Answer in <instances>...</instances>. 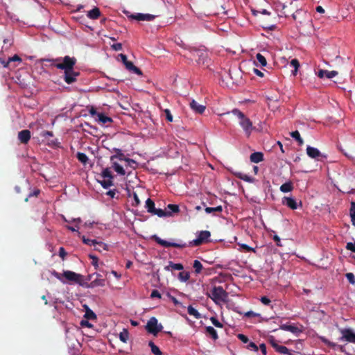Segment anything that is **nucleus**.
Segmentation results:
<instances>
[{"label":"nucleus","instance_id":"de8ad7c7","mask_svg":"<svg viewBox=\"0 0 355 355\" xmlns=\"http://www.w3.org/2000/svg\"><path fill=\"white\" fill-rule=\"evenodd\" d=\"M222 207L221 206H217L216 207H207L205 209V212L207 214H211L214 211L220 212L222 211Z\"/></svg>","mask_w":355,"mask_h":355},{"label":"nucleus","instance_id":"052dcab7","mask_svg":"<svg viewBox=\"0 0 355 355\" xmlns=\"http://www.w3.org/2000/svg\"><path fill=\"white\" fill-rule=\"evenodd\" d=\"M247 348L250 350H252L254 352H257L258 350V347L257 345L253 342H250L248 345H247Z\"/></svg>","mask_w":355,"mask_h":355},{"label":"nucleus","instance_id":"20e7f679","mask_svg":"<svg viewBox=\"0 0 355 355\" xmlns=\"http://www.w3.org/2000/svg\"><path fill=\"white\" fill-rule=\"evenodd\" d=\"M63 275L64 279L67 281V284H77L81 286H87V282L80 274L70 270H65L63 272Z\"/></svg>","mask_w":355,"mask_h":355},{"label":"nucleus","instance_id":"2f4dec72","mask_svg":"<svg viewBox=\"0 0 355 355\" xmlns=\"http://www.w3.org/2000/svg\"><path fill=\"white\" fill-rule=\"evenodd\" d=\"M119 338L121 341L124 343H126L129 339V333L126 329H123L121 332H120L119 335Z\"/></svg>","mask_w":355,"mask_h":355},{"label":"nucleus","instance_id":"4c0bfd02","mask_svg":"<svg viewBox=\"0 0 355 355\" xmlns=\"http://www.w3.org/2000/svg\"><path fill=\"white\" fill-rule=\"evenodd\" d=\"M349 214L352 225L355 226V202H351Z\"/></svg>","mask_w":355,"mask_h":355},{"label":"nucleus","instance_id":"bf43d9fd","mask_svg":"<svg viewBox=\"0 0 355 355\" xmlns=\"http://www.w3.org/2000/svg\"><path fill=\"white\" fill-rule=\"evenodd\" d=\"M133 198H134V201L132 202V205L135 206V207H137L138 205H139L140 200H139V197L136 193H133Z\"/></svg>","mask_w":355,"mask_h":355},{"label":"nucleus","instance_id":"f257e3e1","mask_svg":"<svg viewBox=\"0 0 355 355\" xmlns=\"http://www.w3.org/2000/svg\"><path fill=\"white\" fill-rule=\"evenodd\" d=\"M230 113L235 116L245 135L249 137L255 129L250 119L238 109H234ZM227 114H230V112H227Z\"/></svg>","mask_w":355,"mask_h":355},{"label":"nucleus","instance_id":"f8f14e48","mask_svg":"<svg viewBox=\"0 0 355 355\" xmlns=\"http://www.w3.org/2000/svg\"><path fill=\"white\" fill-rule=\"evenodd\" d=\"M79 73L74 71L73 68L64 72V79L67 84H71L76 80Z\"/></svg>","mask_w":355,"mask_h":355},{"label":"nucleus","instance_id":"13d9d810","mask_svg":"<svg viewBox=\"0 0 355 355\" xmlns=\"http://www.w3.org/2000/svg\"><path fill=\"white\" fill-rule=\"evenodd\" d=\"M211 323L216 327L221 328L223 324L214 317L210 318Z\"/></svg>","mask_w":355,"mask_h":355},{"label":"nucleus","instance_id":"864d4df0","mask_svg":"<svg viewBox=\"0 0 355 355\" xmlns=\"http://www.w3.org/2000/svg\"><path fill=\"white\" fill-rule=\"evenodd\" d=\"M64 220L68 223H74L80 226V224L82 223V220L80 218H73L70 220H67L64 218Z\"/></svg>","mask_w":355,"mask_h":355},{"label":"nucleus","instance_id":"5701e85b","mask_svg":"<svg viewBox=\"0 0 355 355\" xmlns=\"http://www.w3.org/2000/svg\"><path fill=\"white\" fill-rule=\"evenodd\" d=\"M184 266L181 263H175L172 261H169L168 264L164 267V270L166 271L171 270H182Z\"/></svg>","mask_w":355,"mask_h":355},{"label":"nucleus","instance_id":"9d476101","mask_svg":"<svg viewBox=\"0 0 355 355\" xmlns=\"http://www.w3.org/2000/svg\"><path fill=\"white\" fill-rule=\"evenodd\" d=\"M94 276H96V278L94 280H92L90 284H88L87 282V286H85L86 288H94L96 286H105V279L101 278V275L100 274L94 273L92 275H90L89 276V279H90Z\"/></svg>","mask_w":355,"mask_h":355},{"label":"nucleus","instance_id":"423d86ee","mask_svg":"<svg viewBox=\"0 0 355 355\" xmlns=\"http://www.w3.org/2000/svg\"><path fill=\"white\" fill-rule=\"evenodd\" d=\"M162 328V325L158 323V320L155 317L150 318L146 326V330L154 335L161 331Z\"/></svg>","mask_w":355,"mask_h":355},{"label":"nucleus","instance_id":"0eeeda50","mask_svg":"<svg viewBox=\"0 0 355 355\" xmlns=\"http://www.w3.org/2000/svg\"><path fill=\"white\" fill-rule=\"evenodd\" d=\"M211 234L209 231H200L197 233L196 239L191 241L189 245L198 246L208 241Z\"/></svg>","mask_w":355,"mask_h":355},{"label":"nucleus","instance_id":"7ed1b4c3","mask_svg":"<svg viewBox=\"0 0 355 355\" xmlns=\"http://www.w3.org/2000/svg\"><path fill=\"white\" fill-rule=\"evenodd\" d=\"M208 295L217 304L226 302L228 297V293L221 286H214Z\"/></svg>","mask_w":355,"mask_h":355},{"label":"nucleus","instance_id":"4468645a","mask_svg":"<svg viewBox=\"0 0 355 355\" xmlns=\"http://www.w3.org/2000/svg\"><path fill=\"white\" fill-rule=\"evenodd\" d=\"M113 152L115 153V154L112 155L110 157V161L111 162H116V159H119V161H124L127 159V157L125 156L123 151L119 148H113Z\"/></svg>","mask_w":355,"mask_h":355},{"label":"nucleus","instance_id":"a211bd4d","mask_svg":"<svg viewBox=\"0 0 355 355\" xmlns=\"http://www.w3.org/2000/svg\"><path fill=\"white\" fill-rule=\"evenodd\" d=\"M282 203L292 209H296L297 208V202L292 197L283 198Z\"/></svg>","mask_w":355,"mask_h":355},{"label":"nucleus","instance_id":"58836bf2","mask_svg":"<svg viewBox=\"0 0 355 355\" xmlns=\"http://www.w3.org/2000/svg\"><path fill=\"white\" fill-rule=\"evenodd\" d=\"M236 175L241 180H243L247 182H252L254 180L252 177L242 173H236Z\"/></svg>","mask_w":355,"mask_h":355},{"label":"nucleus","instance_id":"412c9836","mask_svg":"<svg viewBox=\"0 0 355 355\" xmlns=\"http://www.w3.org/2000/svg\"><path fill=\"white\" fill-rule=\"evenodd\" d=\"M91 114L92 115H96L97 116V120L101 123L102 124H105L107 123H110V122H112V119L109 117V116H105L104 114L103 113H100V112H91Z\"/></svg>","mask_w":355,"mask_h":355},{"label":"nucleus","instance_id":"dca6fc26","mask_svg":"<svg viewBox=\"0 0 355 355\" xmlns=\"http://www.w3.org/2000/svg\"><path fill=\"white\" fill-rule=\"evenodd\" d=\"M338 75V72L336 71H327L324 69H320L318 72V76L320 78L324 77H327L329 79H331Z\"/></svg>","mask_w":355,"mask_h":355},{"label":"nucleus","instance_id":"f03ea898","mask_svg":"<svg viewBox=\"0 0 355 355\" xmlns=\"http://www.w3.org/2000/svg\"><path fill=\"white\" fill-rule=\"evenodd\" d=\"M46 61L51 62V64L55 66L56 68L64 70V72L73 68L76 63L75 58H71L68 55L55 59H47Z\"/></svg>","mask_w":355,"mask_h":355},{"label":"nucleus","instance_id":"b1692460","mask_svg":"<svg viewBox=\"0 0 355 355\" xmlns=\"http://www.w3.org/2000/svg\"><path fill=\"white\" fill-rule=\"evenodd\" d=\"M112 168L114 170V171L119 175H125V170L124 168L120 165L117 162H111Z\"/></svg>","mask_w":355,"mask_h":355},{"label":"nucleus","instance_id":"2eb2a0df","mask_svg":"<svg viewBox=\"0 0 355 355\" xmlns=\"http://www.w3.org/2000/svg\"><path fill=\"white\" fill-rule=\"evenodd\" d=\"M189 105H190V107L191 108V110L193 112H195L196 113H198V114L203 113L205 112V108H206L205 105L199 104L195 100H192L190 102Z\"/></svg>","mask_w":355,"mask_h":355},{"label":"nucleus","instance_id":"e2e57ef3","mask_svg":"<svg viewBox=\"0 0 355 355\" xmlns=\"http://www.w3.org/2000/svg\"><path fill=\"white\" fill-rule=\"evenodd\" d=\"M237 337L243 343H248V337L246 336H245L243 334H238Z\"/></svg>","mask_w":355,"mask_h":355},{"label":"nucleus","instance_id":"393cba45","mask_svg":"<svg viewBox=\"0 0 355 355\" xmlns=\"http://www.w3.org/2000/svg\"><path fill=\"white\" fill-rule=\"evenodd\" d=\"M82 239L83 242L89 246H94V250L101 252V249L96 247L97 240L96 239H87L85 236H80Z\"/></svg>","mask_w":355,"mask_h":355},{"label":"nucleus","instance_id":"bb28decb","mask_svg":"<svg viewBox=\"0 0 355 355\" xmlns=\"http://www.w3.org/2000/svg\"><path fill=\"white\" fill-rule=\"evenodd\" d=\"M83 307L85 310V313L84 317L87 320H95L96 318V315L93 312V311H92L87 305H84Z\"/></svg>","mask_w":355,"mask_h":355},{"label":"nucleus","instance_id":"a19ab883","mask_svg":"<svg viewBox=\"0 0 355 355\" xmlns=\"http://www.w3.org/2000/svg\"><path fill=\"white\" fill-rule=\"evenodd\" d=\"M102 176L103 178H107V180H112L113 178L111 170L109 168H105L103 170Z\"/></svg>","mask_w":355,"mask_h":355},{"label":"nucleus","instance_id":"f704fd0d","mask_svg":"<svg viewBox=\"0 0 355 355\" xmlns=\"http://www.w3.org/2000/svg\"><path fill=\"white\" fill-rule=\"evenodd\" d=\"M290 65L293 67L294 69V70L292 71V74L293 76H296L298 69L300 67L299 61L297 59H293L290 62Z\"/></svg>","mask_w":355,"mask_h":355},{"label":"nucleus","instance_id":"1a4fd4ad","mask_svg":"<svg viewBox=\"0 0 355 355\" xmlns=\"http://www.w3.org/2000/svg\"><path fill=\"white\" fill-rule=\"evenodd\" d=\"M153 238L155 239V241L158 244H159L160 245L165 247V248L175 247V248H185L187 246L186 243H184L182 241L179 242V243L168 241L162 239L161 238L158 237L156 235H154L153 236Z\"/></svg>","mask_w":355,"mask_h":355},{"label":"nucleus","instance_id":"6e6d98bb","mask_svg":"<svg viewBox=\"0 0 355 355\" xmlns=\"http://www.w3.org/2000/svg\"><path fill=\"white\" fill-rule=\"evenodd\" d=\"M96 247L101 249V251L107 250L108 246L107 244L102 241H97Z\"/></svg>","mask_w":355,"mask_h":355},{"label":"nucleus","instance_id":"72a5a7b5","mask_svg":"<svg viewBox=\"0 0 355 355\" xmlns=\"http://www.w3.org/2000/svg\"><path fill=\"white\" fill-rule=\"evenodd\" d=\"M190 274L189 272L182 271L178 274V279L182 282H186L189 279Z\"/></svg>","mask_w":355,"mask_h":355},{"label":"nucleus","instance_id":"c9c22d12","mask_svg":"<svg viewBox=\"0 0 355 355\" xmlns=\"http://www.w3.org/2000/svg\"><path fill=\"white\" fill-rule=\"evenodd\" d=\"M153 215H157L159 217H166V216H170V213L166 212V211H164L162 209H156L154 210V211L152 213Z\"/></svg>","mask_w":355,"mask_h":355},{"label":"nucleus","instance_id":"49530a36","mask_svg":"<svg viewBox=\"0 0 355 355\" xmlns=\"http://www.w3.org/2000/svg\"><path fill=\"white\" fill-rule=\"evenodd\" d=\"M77 158L80 162H82L84 164H85L88 161V157L83 153H78Z\"/></svg>","mask_w":355,"mask_h":355},{"label":"nucleus","instance_id":"a18cd8bd","mask_svg":"<svg viewBox=\"0 0 355 355\" xmlns=\"http://www.w3.org/2000/svg\"><path fill=\"white\" fill-rule=\"evenodd\" d=\"M149 346L151 348L152 352L155 355H162V352L158 347H157L153 342L149 343Z\"/></svg>","mask_w":355,"mask_h":355},{"label":"nucleus","instance_id":"0e129e2a","mask_svg":"<svg viewBox=\"0 0 355 355\" xmlns=\"http://www.w3.org/2000/svg\"><path fill=\"white\" fill-rule=\"evenodd\" d=\"M346 248L353 252H355V243H347Z\"/></svg>","mask_w":355,"mask_h":355},{"label":"nucleus","instance_id":"ea45409f","mask_svg":"<svg viewBox=\"0 0 355 355\" xmlns=\"http://www.w3.org/2000/svg\"><path fill=\"white\" fill-rule=\"evenodd\" d=\"M166 209V212L170 213V216H171L173 213H177L179 211V207L176 205L169 204Z\"/></svg>","mask_w":355,"mask_h":355},{"label":"nucleus","instance_id":"338daca9","mask_svg":"<svg viewBox=\"0 0 355 355\" xmlns=\"http://www.w3.org/2000/svg\"><path fill=\"white\" fill-rule=\"evenodd\" d=\"M80 325L82 327H86L88 328H91L92 327V324L90 322H89V321L87 320H81Z\"/></svg>","mask_w":355,"mask_h":355},{"label":"nucleus","instance_id":"774afa93","mask_svg":"<svg viewBox=\"0 0 355 355\" xmlns=\"http://www.w3.org/2000/svg\"><path fill=\"white\" fill-rule=\"evenodd\" d=\"M112 49L114 51H121L122 49V44L121 43H116L112 45Z\"/></svg>","mask_w":355,"mask_h":355},{"label":"nucleus","instance_id":"cd10ccee","mask_svg":"<svg viewBox=\"0 0 355 355\" xmlns=\"http://www.w3.org/2000/svg\"><path fill=\"white\" fill-rule=\"evenodd\" d=\"M125 66L127 69H128L130 71H132L133 73L140 75L141 74V71L139 69H138L137 67H135L132 62L128 61Z\"/></svg>","mask_w":355,"mask_h":355},{"label":"nucleus","instance_id":"7c9ffc66","mask_svg":"<svg viewBox=\"0 0 355 355\" xmlns=\"http://www.w3.org/2000/svg\"><path fill=\"white\" fill-rule=\"evenodd\" d=\"M145 207L147 209V211L150 214H152L155 209V203L150 198H148L146 200Z\"/></svg>","mask_w":355,"mask_h":355},{"label":"nucleus","instance_id":"c85d7f7f","mask_svg":"<svg viewBox=\"0 0 355 355\" xmlns=\"http://www.w3.org/2000/svg\"><path fill=\"white\" fill-rule=\"evenodd\" d=\"M279 189L283 193L290 192L293 189V183L290 181L285 182L280 187Z\"/></svg>","mask_w":355,"mask_h":355},{"label":"nucleus","instance_id":"680f3d73","mask_svg":"<svg viewBox=\"0 0 355 355\" xmlns=\"http://www.w3.org/2000/svg\"><path fill=\"white\" fill-rule=\"evenodd\" d=\"M89 258L91 259H92V264L96 268H97L98 267V258L95 256V255H92V254H89Z\"/></svg>","mask_w":355,"mask_h":355},{"label":"nucleus","instance_id":"4d7b16f0","mask_svg":"<svg viewBox=\"0 0 355 355\" xmlns=\"http://www.w3.org/2000/svg\"><path fill=\"white\" fill-rule=\"evenodd\" d=\"M102 187L105 189H107L112 185V182L110 180H106L101 182Z\"/></svg>","mask_w":355,"mask_h":355},{"label":"nucleus","instance_id":"8fccbe9b","mask_svg":"<svg viewBox=\"0 0 355 355\" xmlns=\"http://www.w3.org/2000/svg\"><path fill=\"white\" fill-rule=\"evenodd\" d=\"M52 275L55 277L57 278L58 279H59L61 282H62L63 284H67V281H65L64 279V275H63V272L62 273H59L56 271H53L52 272Z\"/></svg>","mask_w":355,"mask_h":355},{"label":"nucleus","instance_id":"39448f33","mask_svg":"<svg viewBox=\"0 0 355 355\" xmlns=\"http://www.w3.org/2000/svg\"><path fill=\"white\" fill-rule=\"evenodd\" d=\"M190 58H197L196 62L199 65H204L207 62L208 54L204 49H190Z\"/></svg>","mask_w":355,"mask_h":355},{"label":"nucleus","instance_id":"e433bc0d","mask_svg":"<svg viewBox=\"0 0 355 355\" xmlns=\"http://www.w3.org/2000/svg\"><path fill=\"white\" fill-rule=\"evenodd\" d=\"M238 245L240 247L239 249V251L256 252V250L254 248H251L246 244L238 243Z\"/></svg>","mask_w":355,"mask_h":355},{"label":"nucleus","instance_id":"6ab92c4d","mask_svg":"<svg viewBox=\"0 0 355 355\" xmlns=\"http://www.w3.org/2000/svg\"><path fill=\"white\" fill-rule=\"evenodd\" d=\"M271 345L277 352L283 354L292 355V354L290 352L289 349L286 347L279 345L275 341L271 342Z\"/></svg>","mask_w":355,"mask_h":355},{"label":"nucleus","instance_id":"ddd939ff","mask_svg":"<svg viewBox=\"0 0 355 355\" xmlns=\"http://www.w3.org/2000/svg\"><path fill=\"white\" fill-rule=\"evenodd\" d=\"M131 17L137 21H153L155 18V15L150 14H143V13H137L135 15H132Z\"/></svg>","mask_w":355,"mask_h":355},{"label":"nucleus","instance_id":"aec40b11","mask_svg":"<svg viewBox=\"0 0 355 355\" xmlns=\"http://www.w3.org/2000/svg\"><path fill=\"white\" fill-rule=\"evenodd\" d=\"M254 64L257 67H266L267 65V61L262 54L257 53L254 60Z\"/></svg>","mask_w":355,"mask_h":355},{"label":"nucleus","instance_id":"473e14b6","mask_svg":"<svg viewBox=\"0 0 355 355\" xmlns=\"http://www.w3.org/2000/svg\"><path fill=\"white\" fill-rule=\"evenodd\" d=\"M206 332L210 336H211V338L214 340H217L218 339V337L217 332H216V329L213 327H211V326L207 327H206Z\"/></svg>","mask_w":355,"mask_h":355},{"label":"nucleus","instance_id":"37998d69","mask_svg":"<svg viewBox=\"0 0 355 355\" xmlns=\"http://www.w3.org/2000/svg\"><path fill=\"white\" fill-rule=\"evenodd\" d=\"M193 267L197 274L200 273L202 269V265L198 260L193 261Z\"/></svg>","mask_w":355,"mask_h":355},{"label":"nucleus","instance_id":"f3484780","mask_svg":"<svg viewBox=\"0 0 355 355\" xmlns=\"http://www.w3.org/2000/svg\"><path fill=\"white\" fill-rule=\"evenodd\" d=\"M280 329L284 330V331H290L295 335L299 334L302 331L299 327H297L295 325L286 324H282L280 326Z\"/></svg>","mask_w":355,"mask_h":355},{"label":"nucleus","instance_id":"c756f323","mask_svg":"<svg viewBox=\"0 0 355 355\" xmlns=\"http://www.w3.org/2000/svg\"><path fill=\"white\" fill-rule=\"evenodd\" d=\"M100 10L98 8H94L87 12V16L92 19H97L100 16Z\"/></svg>","mask_w":355,"mask_h":355},{"label":"nucleus","instance_id":"c03bdc74","mask_svg":"<svg viewBox=\"0 0 355 355\" xmlns=\"http://www.w3.org/2000/svg\"><path fill=\"white\" fill-rule=\"evenodd\" d=\"M188 313L191 315L194 316L196 318H199L200 317V315L198 313V311L191 306H189L188 307Z\"/></svg>","mask_w":355,"mask_h":355},{"label":"nucleus","instance_id":"3c124183","mask_svg":"<svg viewBox=\"0 0 355 355\" xmlns=\"http://www.w3.org/2000/svg\"><path fill=\"white\" fill-rule=\"evenodd\" d=\"M67 228L69 230L71 231V232H76V233H77V235H78L79 237H80V236H81V234H80V232H79V229H80V226H79V225H76V224H75V225H74V226H69V225H68V226H67Z\"/></svg>","mask_w":355,"mask_h":355},{"label":"nucleus","instance_id":"09e8293b","mask_svg":"<svg viewBox=\"0 0 355 355\" xmlns=\"http://www.w3.org/2000/svg\"><path fill=\"white\" fill-rule=\"evenodd\" d=\"M125 162H126V167H130L132 168H135L137 167V162L132 159H130V158H127Z\"/></svg>","mask_w":355,"mask_h":355},{"label":"nucleus","instance_id":"9b49d317","mask_svg":"<svg viewBox=\"0 0 355 355\" xmlns=\"http://www.w3.org/2000/svg\"><path fill=\"white\" fill-rule=\"evenodd\" d=\"M306 153L309 157L313 159H315L318 160H320L321 158H325L326 156L324 155L320 151L314 147H311L310 146H308L306 148Z\"/></svg>","mask_w":355,"mask_h":355},{"label":"nucleus","instance_id":"5fc2aeb1","mask_svg":"<svg viewBox=\"0 0 355 355\" xmlns=\"http://www.w3.org/2000/svg\"><path fill=\"white\" fill-rule=\"evenodd\" d=\"M164 113L165 114V116H166V119H167V121H168L169 122H172L173 121V116H172L170 110L168 109H165V110H164Z\"/></svg>","mask_w":355,"mask_h":355},{"label":"nucleus","instance_id":"a878e982","mask_svg":"<svg viewBox=\"0 0 355 355\" xmlns=\"http://www.w3.org/2000/svg\"><path fill=\"white\" fill-rule=\"evenodd\" d=\"M263 159V155L262 153L256 152L250 155V161L253 163H259Z\"/></svg>","mask_w":355,"mask_h":355},{"label":"nucleus","instance_id":"6e6552de","mask_svg":"<svg viewBox=\"0 0 355 355\" xmlns=\"http://www.w3.org/2000/svg\"><path fill=\"white\" fill-rule=\"evenodd\" d=\"M339 331L342 336L340 340L355 343V331L351 328H340Z\"/></svg>","mask_w":355,"mask_h":355},{"label":"nucleus","instance_id":"79ce46f5","mask_svg":"<svg viewBox=\"0 0 355 355\" xmlns=\"http://www.w3.org/2000/svg\"><path fill=\"white\" fill-rule=\"evenodd\" d=\"M291 136L293 139H295V140H297V141H298V143H299V144H300V145L303 144L304 141H303V139L301 138L300 135V132H299L297 130L294 131V132H292L291 133Z\"/></svg>","mask_w":355,"mask_h":355},{"label":"nucleus","instance_id":"603ef678","mask_svg":"<svg viewBox=\"0 0 355 355\" xmlns=\"http://www.w3.org/2000/svg\"><path fill=\"white\" fill-rule=\"evenodd\" d=\"M345 277L348 282L352 284H355V276L352 272H347L345 275Z\"/></svg>","mask_w":355,"mask_h":355},{"label":"nucleus","instance_id":"69168bd1","mask_svg":"<svg viewBox=\"0 0 355 355\" xmlns=\"http://www.w3.org/2000/svg\"><path fill=\"white\" fill-rule=\"evenodd\" d=\"M260 300L264 305H269L271 302L270 300L266 296L261 297Z\"/></svg>","mask_w":355,"mask_h":355},{"label":"nucleus","instance_id":"4be33fe9","mask_svg":"<svg viewBox=\"0 0 355 355\" xmlns=\"http://www.w3.org/2000/svg\"><path fill=\"white\" fill-rule=\"evenodd\" d=\"M31 138V132L28 130L20 131L18 133V139L21 143L26 144Z\"/></svg>","mask_w":355,"mask_h":355}]
</instances>
